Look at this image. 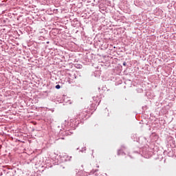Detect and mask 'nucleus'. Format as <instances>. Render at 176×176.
Here are the masks:
<instances>
[{
	"mask_svg": "<svg viewBox=\"0 0 176 176\" xmlns=\"http://www.w3.org/2000/svg\"><path fill=\"white\" fill-rule=\"evenodd\" d=\"M61 86H60V85H56V89H60Z\"/></svg>",
	"mask_w": 176,
	"mask_h": 176,
	"instance_id": "nucleus-1",
	"label": "nucleus"
},
{
	"mask_svg": "<svg viewBox=\"0 0 176 176\" xmlns=\"http://www.w3.org/2000/svg\"><path fill=\"white\" fill-rule=\"evenodd\" d=\"M60 140H65L64 138H61Z\"/></svg>",
	"mask_w": 176,
	"mask_h": 176,
	"instance_id": "nucleus-2",
	"label": "nucleus"
}]
</instances>
